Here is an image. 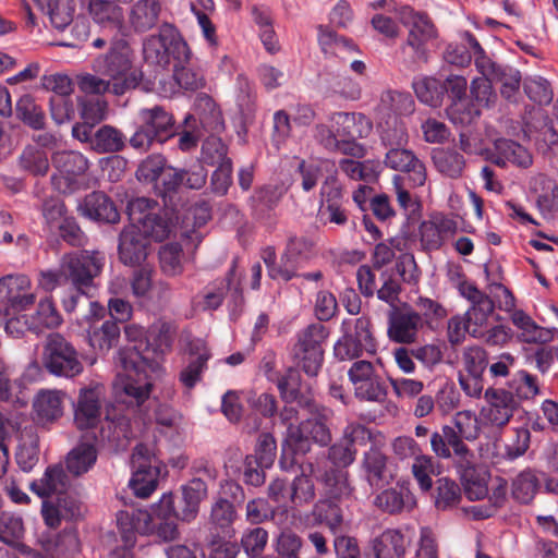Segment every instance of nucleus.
I'll list each match as a JSON object with an SVG mask.
<instances>
[{
    "mask_svg": "<svg viewBox=\"0 0 558 558\" xmlns=\"http://www.w3.org/2000/svg\"><path fill=\"white\" fill-rule=\"evenodd\" d=\"M175 333L173 324L158 322L150 327L146 342L140 341L120 351V362L125 375L119 376L113 385L118 404L142 411L153 389L148 372L157 369L160 356L170 351Z\"/></svg>",
    "mask_w": 558,
    "mask_h": 558,
    "instance_id": "nucleus-1",
    "label": "nucleus"
},
{
    "mask_svg": "<svg viewBox=\"0 0 558 558\" xmlns=\"http://www.w3.org/2000/svg\"><path fill=\"white\" fill-rule=\"evenodd\" d=\"M303 402L305 403L304 410L308 412L310 416L296 427L290 428L281 444L279 464L284 471L291 470L296 464L298 456H305L311 451L312 442L325 447L332 439L330 430L332 411L317 402Z\"/></svg>",
    "mask_w": 558,
    "mask_h": 558,
    "instance_id": "nucleus-2",
    "label": "nucleus"
},
{
    "mask_svg": "<svg viewBox=\"0 0 558 558\" xmlns=\"http://www.w3.org/2000/svg\"><path fill=\"white\" fill-rule=\"evenodd\" d=\"M104 266L105 256L98 251L66 253L60 260L59 269L39 272L38 284L47 292L66 283L83 293L95 292V279L101 274Z\"/></svg>",
    "mask_w": 558,
    "mask_h": 558,
    "instance_id": "nucleus-3",
    "label": "nucleus"
},
{
    "mask_svg": "<svg viewBox=\"0 0 558 558\" xmlns=\"http://www.w3.org/2000/svg\"><path fill=\"white\" fill-rule=\"evenodd\" d=\"M92 68L110 82L116 96L136 88L142 80V73L133 65L131 47L123 38L112 40L109 50L93 60Z\"/></svg>",
    "mask_w": 558,
    "mask_h": 558,
    "instance_id": "nucleus-4",
    "label": "nucleus"
},
{
    "mask_svg": "<svg viewBox=\"0 0 558 558\" xmlns=\"http://www.w3.org/2000/svg\"><path fill=\"white\" fill-rule=\"evenodd\" d=\"M399 20L408 29L400 46V56L408 68L428 61L429 48L438 36L437 28L426 12L415 11L410 5L399 10Z\"/></svg>",
    "mask_w": 558,
    "mask_h": 558,
    "instance_id": "nucleus-5",
    "label": "nucleus"
},
{
    "mask_svg": "<svg viewBox=\"0 0 558 558\" xmlns=\"http://www.w3.org/2000/svg\"><path fill=\"white\" fill-rule=\"evenodd\" d=\"M136 119L137 126L129 142L141 153L149 150L155 143L163 144L179 130L173 113L160 105L141 108Z\"/></svg>",
    "mask_w": 558,
    "mask_h": 558,
    "instance_id": "nucleus-6",
    "label": "nucleus"
},
{
    "mask_svg": "<svg viewBox=\"0 0 558 558\" xmlns=\"http://www.w3.org/2000/svg\"><path fill=\"white\" fill-rule=\"evenodd\" d=\"M341 332L333 345V354L339 361L367 360L377 354L378 342L368 317L343 319Z\"/></svg>",
    "mask_w": 558,
    "mask_h": 558,
    "instance_id": "nucleus-7",
    "label": "nucleus"
},
{
    "mask_svg": "<svg viewBox=\"0 0 558 558\" xmlns=\"http://www.w3.org/2000/svg\"><path fill=\"white\" fill-rule=\"evenodd\" d=\"M41 361L45 369L57 377L74 378L84 369L77 350L60 332H51L47 336Z\"/></svg>",
    "mask_w": 558,
    "mask_h": 558,
    "instance_id": "nucleus-8",
    "label": "nucleus"
},
{
    "mask_svg": "<svg viewBox=\"0 0 558 558\" xmlns=\"http://www.w3.org/2000/svg\"><path fill=\"white\" fill-rule=\"evenodd\" d=\"M328 336L329 329L322 323L311 324L299 332L294 355L306 375L318 374L324 361L323 343Z\"/></svg>",
    "mask_w": 558,
    "mask_h": 558,
    "instance_id": "nucleus-9",
    "label": "nucleus"
},
{
    "mask_svg": "<svg viewBox=\"0 0 558 558\" xmlns=\"http://www.w3.org/2000/svg\"><path fill=\"white\" fill-rule=\"evenodd\" d=\"M348 377L357 399L369 402L385 401L387 387L371 361H354L348 371Z\"/></svg>",
    "mask_w": 558,
    "mask_h": 558,
    "instance_id": "nucleus-10",
    "label": "nucleus"
},
{
    "mask_svg": "<svg viewBox=\"0 0 558 558\" xmlns=\"http://www.w3.org/2000/svg\"><path fill=\"white\" fill-rule=\"evenodd\" d=\"M459 293L470 302V307L464 313L468 322L473 325L471 336L482 338L483 328L486 327L488 318L494 313V300L481 291L473 282L463 280L458 286Z\"/></svg>",
    "mask_w": 558,
    "mask_h": 558,
    "instance_id": "nucleus-11",
    "label": "nucleus"
},
{
    "mask_svg": "<svg viewBox=\"0 0 558 558\" xmlns=\"http://www.w3.org/2000/svg\"><path fill=\"white\" fill-rule=\"evenodd\" d=\"M462 364L466 374L459 375L460 386L468 396L477 398L484 389L483 374L488 365L486 350L476 344L465 347Z\"/></svg>",
    "mask_w": 558,
    "mask_h": 558,
    "instance_id": "nucleus-12",
    "label": "nucleus"
},
{
    "mask_svg": "<svg viewBox=\"0 0 558 558\" xmlns=\"http://www.w3.org/2000/svg\"><path fill=\"white\" fill-rule=\"evenodd\" d=\"M52 165L61 177L52 175L51 183L61 193H71L74 190L76 178L85 174L89 167L88 159L78 151H57L52 156Z\"/></svg>",
    "mask_w": 558,
    "mask_h": 558,
    "instance_id": "nucleus-13",
    "label": "nucleus"
},
{
    "mask_svg": "<svg viewBox=\"0 0 558 558\" xmlns=\"http://www.w3.org/2000/svg\"><path fill=\"white\" fill-rule=\"evenodd\" d=\"M133 474L129 482L130 488L140 498H147L156 489L158 471L151 466L149 450L145 445H137L132 454Z\"/></svg>",
    "mask_w": 558,
    "mask_h": 558,
    "instance_id": "nucleus-14",
    "label": "nucleus"
},
{
    "mask_svg": "<svg viewBox=\"0 0 558 558\" xmlns=\"http://www.w3.org/2000/svg\"><path fill=\"white\" fill-rule=\"evenodd\" d=\"M465 438L457 434L450 425H444L440 432L430 436L432 451L440 459H451L453 465L468 463L474 452L464 442Z\"/></svg>",
    "mask_w": 558,
    "mask_h": 558,
    "instance_id": "nucleus-15",
    "label": "nucleus"
},
{
    "mask_svg": "<svg viewBox=\"0 0 558 558\" xmlns=\"http://www.w3.org/2000/svg\"><path fill=\"white\" fill-rule=\"evenodd\" d=\"M172 511H174V495L166 493L157 504L153 505L149 511L148 535H156L165 542L177 538L179 535L177 520L179 519L174 517Z\"/></svg>",
    "mask_w": 558,
    "mask_h": 558,
    "instance_id": "nucleus-16",
    "label": "nucleus"
},
{
    "mask_svg": "<svg viewBox=\"0 0 558 558\" xmlns=\"http://www.w3.org/2000/svg\"><path fill=\"white\" fill-rule=\"evenodd\" d=\"M457 231V221L441 214L434 215L420 225L421 246L425 252L438 251Z\"/></svg>",
    "mask_w": 558,
    "mask_h": 558,
    "instance_id": "nucleus-17",
    "label": "nucleus"
},
{
    "mask_svg": "<svg viewBox=\"0 0 558 558\" xmlns=\"http://www.w3.org/2000/svg\"><path fill=\"white\" fill-rule=\"evenodd\" d=\"M422 326L420 313L393 306L388 315L387 335L396 343L410 344L415 341Z\"/></svg>",
    "mask_w": 558,
    "mask_h": 558,
    "instance_id": "nucleus-18",
    "label": "nucleus"
},
{
    "mask_svg": "<svg viewBox=\"0 0 558 558\" xmlns=\"http://www.w3.org/2000/svg\"><path fill=\"white\" fill-rule=\"evenodd\" d=\"M149 240L140 227H124L119 235L118 255L120 262L130 267L141 266L148 255Z\"/></svg>",
    "mask_w": 558,
    "mask_h": 558,
    "instance_id": "nucleus-19",
    "label": "nucleus"
},
{
    "mask_svg": "<svg viewBox=\"0 0 558 558\" xmlns=\"http://www.w3.org/2000/svg\"><path fill=\"white\" fill-rule=\"evenodd\" d=\"M487 405L481 411L482 416L492 425L501 427L513 416L518 400L512 391L488 388L485 391Z\"/></svg>",
    "mask_w": 558,
    "mask_h": 558,
    "instance_id": "nucleus-20",
    "label": "nucleus"
},
{
    "mask_svg": "<svg viewBox=\"0 0 558 558\" xmlns=\"http://www.w3.org/2000/svg\"><path fill=\"white\" fill-rule=\"evenodd\" d=\"M210 134L220 133L225 129L222 112L215 100L207 94L201 93L194 101V113H187L183 124L185 126L196 125Z\"/></svg>",
    "mask_w": 558,
    "mask_h": 558,
    "instance_id": "nucleus-21",
    "label": "nucleus"
},
{
    "mask_svg": "<svg viewBox=\"0 0 558 558\" xmlns=\"http://www.w3.org/2000/svg\"><path fill=\"white\" fill-rule=\"evenodd\" d=\"M384 162L392 170L408 173L414 187L422 186L426 182L427 174L424 163L412 150L404 148V146L389 148Z\"/></svg>",
    "mask_w": 558,
    "mask_h": 558,
    "instance_id": "nucleus-22",
    "label": "nucleus"
},
{
    "mask_svg": "<svg viewBox=\"0 0 558 558\" xmlns=\"http://www.w3.org/2000/svg\"><path fill=\"white\" fill-rule=\"evenodd\" d=\"M101 397L100 387L81 389L74 409V423L77 428L88 429L98 425L101 416Z\"/></svg>",
    "mask_w": 558,
    "mask_h": 558,
    "instance_id": "nucleus-23",
    "label": "nucleus"
},
{
    "mask_svg": "<svg viewBox=\"0 0 558 558\" xmlns=\"http://www.w3.org/2000/svg\"><path fill=\"white\" fill-rule=\"evenodd\" d=\"M460 476L465 496L470 500H481L488 495L489 472L486 466L476 463V457L468 459V463L454 466Z\"/></svg>",
    "mask_w": 558,
    "mask_h": 558,
    "instance_id": "nucleus-24",
    "label": "nucleus"
},
{
    "mask_svg": "<svg viewBox=\"0 0 558 558\" xmlns=\"http://www.w3.org/2000/svg\"><path fill=\"white\" fill-rule=\"evenodd\" d=\"M186 350L191 357L180 372L179 381L190 391L202 380L203 374L207 369L210 352L199 339L190 341Z\"/></svg>",
    "mask_w": 558,
    "mask_h": 558,
    "instance_id": "nucleus-25",
    "label": "nucleus"
},
{
    "mask_svg": "<svg viewBox=\"0 0 558 558\" xmlns=\"http://www.w3.org/2000/svg\"><path fill=\"white\" fill-rule=\"evenodd\" d=\"M316 255V245L312 238L304 234L290 233L283 248V259L289 269L299 278V269Z\"/></svg>",
    "mask_w": 558,
    "mask_h": 558,
    "instance_id": "nucleus-26",
    "label": "nucleus"
},
{
    "mask_svg": "<svg viewBox=\"0 0 558 558\" xmlns=\"http://www.w3.org/2000/svg\"><path fill=\"white\" fill-rule=\"evenodd\" d=\"M84 216L92 220L105 223H117L120 220V213L113 201L101 191H94L87 194L81 205Z\"/></svg>",
    "mask_w": 558,
    "mask_h": 558,
    "instance_id": "nucleus-27",
    "label": "nucleus"
},
{
    "mask_svg": "<svg viewBox=\"0 0 558 558\" xmlns=\"http://www.w3.org/2000/svg\"><path fill=\"white\" fill-rule=\"evenodd\" d=\"M332 128L339 138H363L369 135L373 129L371 120L363 113L335 112L330 116Z\"/></svg>",
    "mask_w": 558,
    "mask_h": 558,
    "instance_id": "nucleus-28",
    "label": "nucleus"
},
{
    "mask_svg": "<svg viewBox=\"0 0 558 558\" xmlns=\"http://www.w3.org/2000/svg\"><path fill=\"white\" fill-rule=\"evenodd\" d=\"M489 160L501 168L506 167L508 162L526 168L532 163V156L519 143L508 138H499L494 144Z\"/></svg>",
    "mask_w": 558,
    "mask_h": 558,
    "instance_id": "nucleus-29",
    "label": "nucleus"
},
{
    "mask_svg": "<svg viewBox=\"0 0 558 558\" xmlns=\"http://www.w3.org/2000/svg\"><path fill=\"white\" fill-rule=\"evenodd\" d=\"M64 393L59 390H40L33 401V410L40 424L52 423L63 415Z\"/></svg>",
    "mask_w": 558,
    "mask_h": 558,
    "instance_id": "nucleus-30",
    "label": "nucleus"
},
{
    "mask_svg": "<svg viewBox=\"0 0 558 558\" xmlns=\"http://www.w3.org/2000/svg\"><path fill=\"white\" fill-rule=\"evenodd\" d=\"M159 0H138L130 9L129 23L135 33H146L157 26L161 14Z\"/></svg>",
    "mask_w": 558,
    "mask_h": 558,
    "instance_id": "nucleus-31",
    "label": "nucleus"
},
{
    "mask_svg": "<svg viewBox=\"0 0 558 558\" xmlns=\"http://www.w3.org/2000/svg\"><path fill=\"white\" fill-rule=\"evenodd\" d=\"M374 502L377 508L389 514L411 511L416 504L414 495L407 486L385 489L376 496Z\"/></svg>",
    "mask_w": 558,
    "mask_h": 558,
    "instance_id": "nucleus-32",
    "label": "nucleus"
},
{
    "mask_svg": "<svg viewBox=\"0 0 558 558\" xmlns=\"http://www.w3.org/2000/svg\"><path fill=\"white\" fill-rule=\"evenodd\" d=\"M322 482L324 484V498L349 505L353 501V488L348 481V473L339 469L327 470Z\"/></svg>",
    "mask_w": 558,
    "mask_h": 558,
    "instance_id": "nucleus-33",
    "label": "nucleus"
},
{
    "mask_svg": "<svg viewBox=\"0 0 558 558\" xmlns=\"http://www.w3.org/2000/svg\"><path fill=\"white\" fill-rule=\"evenodd\" d=\"M276 383L280 396L286 403H296L300 408L304 409L305 403L303 401L316 402L308 392L302 391V378L296 368H288L283 375L277 376Z\"/></svg>",
    "mask_w": 558,
    "mask_h": 558,
    "instance_id": "nucleus-34",
    "label": "nucleus"
},
{
    "mask_svg": "<svg viewBox=\"0 0 558 558\" xmlns=\"http://www.w3.org/2000/svg\"><path fill=\"white\" fill-rule=\"evenodd\" d=\"M184 182V170L169 166L163 170L158 181L154 183L156 194L163 201V205L172 211L178 210L177 196Z\"/></svg>",
    "mask_w": 558,
    "mask_h": 558,
    "instance_id": "nucleus-35",
    "label": "nucleus"
},
{
    "mask_svg": "<svg viewBox=\"0 0 558 558\" xmlns=\"http://www.w3.org/2000/svg\"><path fill=\"white\" fill-rule=\"evenodd\" d=\"M371 548L375 558H404L407 541L400 531L388 529L372 539Z\"/></svg>",
    "mask_w": 558,
    "mask_h": 558,
    "instance_id": "nucleus-36",
    "label": "nucleus"
},
{
    "mask_svg": "<svg viewBox=\"0 0 558 558\" xmlns=\"http://www.w3.org/2000/svg\"><path fill=\"white\" fill-rule=\"evenodd\" d=\"M14 113L20 122L34 131H41L46 128V112L31 94H24L16 100Z\"/></svg>",
    "mask_w": 558,
    "mask_h": 558,
    "instance_id": "nucleus-37",
    "label": "nucleus"
},
{
    "mask_svg": "<svg viewBox=\"0 0 558 558\" xmlns=\"http://www.w3.org/2000/svg\"><path fill=\"white\" fill-rule=\"evenodd\" d=\"M39 9L46 13L52 27L64 31L73 23L76 3L74 0H34Z\"/></svg>",
    "mask_w": 558,
    "mask_h": 558,
    "instance_id": "nucleus-38",
    "label": "nucleus"
},
{
    "mask_svg": "<svg viewBox=\"0 0 558 558\" xmlns=\"http://www.w3.org/2000/svg\"><path fill=\"white\" fill-rule=\"evenodd\" d=\"M236 519V508L227 498L220 497L211 505L209 524L210 530H214L217 534L232 536L234 534L233 524Z\"/></svg>",
    "mask_w": 558,
    "mask_h": 558,
    "instance_id": "nucleus-39",
    "label": "nucleus"
},
{
    "mask_svg": "<svg viewBox=\"0 0 558 558\" xmlns=\"http://www.w3.org/2000/svg\"><path fill=\"white\" fill-rule=\"evenodd\" d=\"M149 511L141 509L121 510L117 514V524L125 543L133 542L134 533L149 534Z\"/></svg>",
    "mask_w": 558,
    "mask_h": 558,
    "instance_id": "nucleus-40",
    "label": "nucleus"
},
{
    "mask_svg": "<svg viewBox=\"0 0 558 558\" xmlns=\"http://www.w3.org/2000/svg\"><path fill=\"white\" fill-rule=\"evenodd\" d=\"M88 14L92 20L102 26L117 28L123 22V9L114 0H88Z\"/></svg>",
    "mask_w": 558,
    "mask_h": 558,
    "instance_id": "nucleus-41",
    "label": "nucleus"
},
{
    "mask_svg": "<svg viewBox=\"0 0 558 558\" xmlns=\"http://www.w3.org/2000/svg\"><path fill=\"white\" fill-rule=\"evenodd\" d=\"M168 32V23L159 27L156 35L147 36L143 41V56L146 63L166 69L169 65L168 40L165 33Z\"/></svg>",
    "mask_w": 558,
    "mask_h": 558,
    "instance_id": "nucleus-42",
    "label": "nucleus"
},
{
    "mask_svg": "<svg viewBox=\"0 0 558 558\" xmlns=\"http://www.w3.org/2000/svg\"><path fill=\"white\" fill-rule=\"evenodd\" d=\"M66 474L61 465L48 466L39 481H33L29 488L39 497L62 494L66 487Z\"/></svg>",
    "mask_w": 558,
    "mask_h": 558,
    "instance_id": "nucleus-43",
    "label": "nucleus"
},
{
    "mask_svg": "<svg viewBox=\"0 0 558 558\" xmlns=\"http://www.w3.org/2000/svg\"><path fill=\"white\" fill-rule=\"evenodd\" d=\"M435 168L445 177L458 179L465 169V158L456 149L438 148L433 151Z\"/></svg>",
    "mask_w": 558,
    "mask_h": 558,
    "instance_id": "nucleus-44",
    "label": "nucleus"
},
{
    "mask_svg": "<svg viewBox=\"0 0 558 558\" xmlns=\"http://www.w3.org/2000/svg\"><path fill=\"white\" fill-rule=\"evenodd\" d=\"M318 29V44L324 54L340 56L341 53L357 52L355 43L344 36L338 35L330 27L319 25Z\"/></svg>",
    "mask_w": 558,
    "mask_h": 558,
    "instance_id": "nucleus-45",
    "label": "nucleus"
},
{
    "mask_svg": "<svg viewBox=\"0 0 558 558\" xmlns=\"http://www.w3.org/2000/svg\"><path fill=\"white\" fill-rule=\"evenodd\" d=\"M313 464L302 466V473L292 481L289 492V500L294 506H303L315 499V485L311 477Z\"/></svg>",
    "mask_w": 558,
    "mask_h": 558,
    "instance_id": "nucleus-46",
    "label": "nucleus"
},
{
    "mask_svg": "<svg viewBox=\"0 0 558 558\" xmlns=\"http://www.w3.org/2000/svg\"><path fill=\"white\" fill-rule=\"evenodd\" d=\"M363 466L371 486H383L388 483L387 457L377 448H371L364 454Z\"/></svg>",
    "mask_w": 558,
    "mask_h": 558,
    "instance_id": "nucleus-47",
    "label": "nucleus"
},
{
    "mask_svg": "<svg viewBox=\"0 0 558 558\" xmlns=\"http://www.w3.org/2000/svg\"><path fill=\"white\" fill-rule=\"evenodd\" d=\"M97 460V450L94 445L82 442L73 448L66 457V469L74 476L88 472Z\"/></svg>",
    "mask_w": 558,
    "mask_h": 558,
    "instance_id": "nucleus-48",
    "label": "nucleus"
},
{
    "mask_svg": "<svg viewBox=\"0 0 558 558\" xmlns=\"http://www.w3.org/2000/svg\"><path fill=\"white\" fill-rule=\"evenodd\" d=\"M125 135L114 126L102 125L95 131L93 149L99 154L119 153L125 147Z\"/></svg>",
    "mask_w": 558,
    "mask_h": 558,
    "instance_id": "nucleus-49",
    "label": "nucleus"
},
{
    "mask_svg": "<svg viewBox=\"0 0 558 558\" xmlns=\"http://www.w3.org/2000/svg\"><path fill=\"white\" fill-rule=\"evenodd\" d=\"M379 135L381 144L388 149L405 146L409 141L407 125L397 116H391L384 123H380Z\"/></svg>",
    "mask_w": 558,
    "mask_h": 558,
    "instance_id": "nucleus-50",
    "label": "nucleus"
},
{
    "mask_svg": "<svg viewBox=\"0 0 558 558\" xmlns=\"http://www.w3.org/2000/svg\"><path fill=\"white\" fill-rule=\"evenodd\" d=\"M412 87L418 100L430 107H438L445 96L442 81L435 77L425 76L415 78Z\"/></svg>",
    "mask_w": 558,
    "mask_h": 558,
    "instance_id": "nucleus-51",
    "label": "nucleus"
},
{
    "mask_svg": "<svg viewBox=\"0 0 558 558\" xmlns=\"http://www.w3.org/2000/svg\"><path fill=\"white\" fill-rule=\"evenodd\" d=\"M210 218L211 207L209 203L203 201L189 206L181 217L184 234L193 239V236L189 234L192 232L195 234V238L199 240L198 234H196V229L205 226ZM175 219L179 220L180 216L177 215Z\"/></svg>",
    "mask_w": 558,
    "mask_h": 558,
    "instance_id": "nucleus-52",
    "label": "nucleus"
},
{
    "mask_svg": "<svg viewBox=\"0 0 558 558\" xmlns=\"http://www.w3.org/2000/svg\"><path fill=\"white\" fill-rule=\"evenodd\" d=\"M174 225L167 213L154 211L140 226L142 233L149 240L157 242L166 240L172 232Z\"/></svg>",
    "mask_w": 558,
    "mask_h": 558,
    "instance_id": "nucleus-53",
    "label": "nucleus"
},
{
    "mask_svg": "<svg viewBox=\"0 0 558 558\" xmlns=\"http://www.w3.org/2000/svg\"><path fill=\"white\" fill-rule=\"evenodd\" d=\"M349 507V505H340V502L323 498L314 506L313 514L320 523H325L335 531L342 524L344 509Z\"/></svg>",
    "mask_w": 558,
    "mask_h": 558,
    "instance_id": "nucleus-54",
    "label": "nucleus"
},
{
    "mask_svg": "<svg viewBox=\"0 0 558 558\" xmlns=\"http://www.w3.org/2000/svg\"><path fill=\"white\" fill-rule=\"evenodd\" d=\"M120 337V327L117 322L108 319L100 327H93L88 332L89 344L94 349L108 351Z\"/></svg>",
    "mask_w": 558,
    "mask_h": 558,
    "instance_id": "nucleus-55",
    "label": "nucleus"
},
{
    "mask_svg": "<svg viewBox=\"0 0 558 558\" xmlns=\"http://www.w3.org/2000/svg\"><path fill=\"white\" fill-rule=\"evenodd\" d=\"M282 197L277 186L266 185L255 190L251 196V207L257 217H264L274 210Z\"/></svg>",
    "mask_w": 558,
    "mask_h": 558,
    "instance_id": "nucleus-56",
    "label": "nucleus"
},
{
    "mask_svg": "<svg viewBox=\"0 0 558 558\" xmlns=\"http://www.w3.org/2000/svg\"><path fill=\"white\" fill-rule=\"evenodd\" d=\"M19 162L23 170L35 177H44L49 170L47 153L36 146H26L19 158Z\"/></svg>",
    "mask_w": 558,
    "mask_h": 558,
    "instance_id": "nucleus-57",
    "label": "nucleus"
},
{
    "mask_svg": "<svg viewBox=\"0 0 558 558\" xmlns=\"http://www.w3.org/2000/svg\"><path fill=\"white\" fill-rule=\"evenodd\" d=\"M489 82L500 83L501 96L510 102L517 101L521 83V73L519 70L504 65Z\"/></svg>",
    "mask_w": 558,
    "mask_h": 558,
    "instance_id": "nucleus-58",
    "label": "nucleus"
},
{
    "mask_svg": "<svg viewBox=\"0 0 558 558\" xmlns=\"http://www.w3.org/2000/svg\"><path fill=\"white\" fill-rule=\"evenodd\" d=\"M166 39L168 40V58H172L175 61L174 65L189 64L192 52L187 43L183 39L178 28L168 23V32L165 33Z\"/></svg>",
    "mask_w": 558,
    "mask_h": 558,
    "instance_id": "nucleus-59",
    "label": "nucleus"
},
{
    "mask_svg": "<svg viewBox=\"0 0 558 558\" xmlns=\"http://www.w3.org/2000/svg\"><path fill=\"white\" fill-rule=\"evenodd\" d=\"M446 112L448 119L459 125H469L481 114L478 106L470 98L451 101Z\"/></svg>",
    "mask_w": 558,
    "mask_h": 558,
    "instance_id": "nucleus-60",
    "label": "nucleus"
},
{
    "mask_svg": "<svg viewBox=\"0 0 558 558\" xmlns=\"http://www.w3.org/2000/svg\"><path fill=\"white\" fill-rule=\"evenodd\" d=\"M228 160H231L228 157V146L220 137L210 134L202 144L201 161L209 166L220 167Z\"/></svg>",
    "mask_w": 558,
    "mask_h": 558,
    "instance_id": "nucleus-61",
    "label": "nucleus"
},
{
    "mask_svg": "<svg viewBox=\"0 0 558 558\" xmlns=\"http://www.w3.org/2000/svg\"><path fill=\"white\" fill-rule=\"evenodd\" d=\"M41 214L45 220V227L51 234L54 233L56 228L62 220L70 216L64 202L58 197L45 199L41 205Z\"/></svg>",
    "mask_w": 558,
    "mask_h": 558,
    "instance_id": "nucleus-62",
    "label": "nucleus"
},
{
    "mask_svg": "<svg viewBox=\"0 0 558 558\" xmlns=\"http://www.w3.org/2000/svg\"><path fill=\"white\" fill-rule=\"evenodd\" d=\"M437 495L435 506L439 510H447L456 507L461 499V489L459 485L447 477H441L437 481Z\"/></svg>",
    "mask_w": 558,
    "mask_h": 558,
    "instance_id": "nucleus-63",
    "label": "nucleus"
},
{
    "mask_svg": "<svg viewBox=\"0 0 558 558\" xmlns=\"http://www.w3.org/2000/svg\"><path fill=\"white\" fill-rule=\"evenodd\" d=\"M202 553L204 558H235L239 546L235 542L226 539L225 536L211 534Z\"/></svg>",
    "mask_w": 558,
    "mask_h": 558,
    "instance_id": "nucleus-64",
    "label": "nucleus"
}]
</instances>
